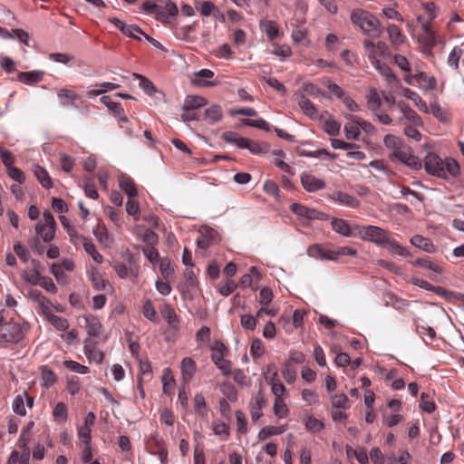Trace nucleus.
<instances>
[{"instance_id":"obj_1","label":"nucleus","mask_w":464,"mask_h":464,"mask_svg":"<svg viewBox=\"0 0 464 464\" xmlns=\"http://www.w3.org/2000/svg\"><path fill=\"white\" fill-rule=\"evenodd\" d=\"M351 21L353 25L358 26L361 31L372 38H379L382 34L380 21L370 12L355 8L351 12Z\"/></svg>"},{"instance_id":"obj_2","label":"nucleus","mask_w":464,"mask_h":464,"mask_svg":"<svg viewBox=\"0 0 464 464\" xmlns=\"http://www.w3.org/2000/svg\"><path fill=\"white\" fill-rule=\"evenodd\" d=\"M308 253L311 256L336 261L341 256H356L357 250L350 246H337L333 249H324L319 245H314L308 248Z\"/></svg>"},{"instance_id":"obj_3","label":"nucleus","mask_w":464,"mask_h":464,"mask_svg":"<svg viewBox=\"0 0 464 464\" xmlns=\"http://www.w3.org/2000/svg\"><path fill=\"white\" fill-rule=\"evenodd\" d=\"M142 8L148 13L155 14L158 21L163 24L169 23V17L175 16L179 13L178 6L175 3L168 1L166 4V11L164 8L153 0L146 1L142 4Z\"/></svg>"},{"instance_id":"obj_4","label":"nucleus","mask_w":464,"mask_h":464,"mask_svg":"<svg viewBox=\"0 0 464 464\" xmlns=\"http://www.w3.org/2000/svg\"><path fill=\"white\" fill-rule=\"evenodd\" d=\"M390 233L380 227L366 226L358 227L357 237L364 241L372 242L376 245L384 246Z\"/></svg>"},{"instance_id":"obj_5","label":"nucleus","mask_w":464,"mask_h":464,"mask_svg":"<svg viewBox=\"0 0 464 464\" xmlns=\"http://www.w3.org/2000/svg\"><path fill=\"white\" fill-rule=\"evenodd\" d=\"M391 161L398 160L411 169L418 170L422 167L420 160L412 153L411 147L405 146L395 154H389Z\"/></svg>"},{"instance_id":"obj_6","label":"nucleus","mask_w":464,"mask_h":464,"mask_svg":"<svg viewBox=\"0 0 464 464\" xmlns=\"http://www.w3.org/2000/svg\"><path fill=\"white\" fill-rule=\"evenodd\" d=\"M24 337L23 330L19 324L5 322L0 325V341L4 343H18Z\"/></svg>"},{"instance_id":"obj_7","label":"nucleus","mask_w":464,"mask_h":464,"mask_svg":"<svg viewBox=\"0 0 464 464\" xmlns=\"http://www.w3.org/2000/svg\"><path fill=\"white\" fill-rule=\"evenodd\" d=\"M425 170L438 178L447 179V170L444 168V160H442L437 154L429 152L424 160Z\"/></svg>"},{"instance_id":"obj_8","label":"nucleus","mask_w":464,"mask_h":464,"mask_svg":"<svg viewBox=\"0 0 464 464\" xmlns=\"http://www.w3.org/2000/svg\"><path fill=\"white\" fill-rule=\"evenodd\" d=\"M331 225L334 231L343 237H357L359 225H350L346 220L337 218L332 220Z\"/></svg>"},{"instance_id":"obj_9","label":"nucleus","mask_w":464,"mask_h":464,"mask_svg":"<svg viewBox=\"0 0 464 464\" xmlns=\"http://www.w3.org/2000/svg\"><path fill=\"white\" fill-rule=\"evenodd\" d=\"M195 77L199 79H192L191 83L195 86L198 87H214L219 83L218 80L208 81V79H212L214 77V72L209 69H201L193 73Z\"/></svg>"},{"instance_id":"obj_10","label":"nucleus","mask_w":464,"mask_h":464,"mask_svg":"<svg viewBox=\"0 0 464 464\" xmlns=\"http://www.w3.org/2000/svg\"><path fill=\"white\" fill-rule=\"evenodd\" d=\"M290 209L299 218H306L308 220L322 219L324 216V213L316 210L315 208H309L299 203L291 204Z\"/></svg>"},{"instance_id":"obj_11","label":"nucleus","mask_w":464,"mask_h":464,"mask_svg":"<svg viewBox=\"0 0 464 464\" xmlns=\"http://www.w3.org/2000/svg\"><path fill=\"white\" fill-rule=\"evenodd\" d=\"M301 183L303 188L307 192H315L317 190L323 189L325 187V183L324 180L316 178L312 174L307 173L302 174Z\"/></svg>"},{"instance_id":"obj_12","label":"nucleus","mask_w":464,"mask_h":464,"mask_svg":"<svg viewBox=\"0 0 464 464\" xmlns=\"http://www.w3.org/2000/svg\"><path fill=\"white\" fill-rule=\"evenodd\" d=\"M109 21L113 24L117 28H119L124 34L129 37H132L138 40H140V34H143V31L136 24H125L122 21L118 18H110Z\"/></svg>"},{"instance_id":"obj_13","label":"nucleus","mask_w":464,"mask_h":464,"mask_svg":"<svg viewBox=\"0 0 464 464\" xmlns=\"http://www.w3.org/2000/svg\"><path fill=\"white\" fill-rule=\"evenodd\" d=\"M328 197L332 200L350 208H356L360 206V201L355 197L343 191H334Z\"/></svg>"},{"instance_id":"obj_14","label":"nucleus","mask_w":464,"mask_h":464,"mask_svg":"<svg viewBox=\"0 0 464 464\" xmlns=\"http://www.w3.org/2000/svg\"><path fill=\"white\" fill-rule=\"evenodd\" d=\"M56 93L63 107L76 106V101L80 99V95L72 89L60 88Z\"/></svg>"},{"instance_id":"obj_15","label":"nucleus","mask_w":464,"mask_h":464,"mask_svg":"<svg viewBox=\"0 0 464 464\" xmlns=\"http://www.w3.org/2000/svg\"><path fill=\"white\" fill-rule=\"evenodd\" d=\"M254 403L250 404V415L254 421L259 420L262 416V409L266 406V401L262 391H258L254 397Z\"/></svg>"},{"instance_id":"obj_16","label":"nucleus","mask_w":464,"mask_h":464,"mask_svg":"<svg viewBox=\"0 0 464 464\" xmlns=\"http://www.w3.org/2000/svg\"><path fill=\"white\" fill-rule=\"evenodd\" d=\"M44 72L43 71H30L19 72L17 79L24 84L33 85L40 82L44 79Z\"/></svg>"},{"instance_id":"obj_17","label":"nucleus","mask_w":464,"mask_h":464,"mask_svg":"<svg viewBox=\"0 0 464 464\" xmlns=\"http://www.w3.org/2000/svg\"><path fill=\"white\" fill-rule=\"evenodd\" d=\"M160 271L162 277L167 281H171L175 278V264L169 257L160 259Z\"/></svg>"},{"instance_id":"obj_18","label":"nucleus","mask_w":464,"mask_h":464,"mask_svg":"<svg viewBox=\"0 0 464 464\" xmlns=\"http://www.w3.org/2000/svg\"><path fill=\"white\" fill-rule=\"evenodd\" d=\"M118 180L121 189L123 190L130 198H135L138 195L137 188L130 178L121 174L119 176Z\"/></svg>"},{"instance_id":"obj_19","label":"nucleus","mask_w":464,"mask_h":464,"mask_svg":"<svg viewBox=\"0 0 464 464\" xmlns=\"http://www.w3.org/2000/svg\"><path fill=\"white\" fill-rule=\"evenodd\" d=\"M411 243L413 246H415L428 253H434L436 251V246H434L432 241L430 238L424 237L420 235H414L411 238Z\"/></svg>"},{"instance_id":"obj_20","label":"nucleus","mask_w":464,"mask_h":464,"mask_svg":"<svg viewBox=\"0 0 464 464\" xmlns=\"http://www.w3.org/2000/svg\"><path fill=\"white\" fill-rule=\"evenodd\" d=\"M206 104L207 100L204 97L188 95L185 99L182 109L184 111H193Z\"/></svg>"},{"instance_id":"obj_21","label":"nucleus","mask_w":464,"mask_h":464,"mask_svg":"<svg viewBox=\"0 0 464 464\" xmlns=\"http://www.w3.org/2000/svg\"><path fill=\"white\" fill-rule=\"evenodd\" d=\"M160 313L172 328L178 327L179 320L174 308L170 304H164L160 308Z\"/></svg>"},{"instance_id":"obj_22","label":"nucleus","mask_w":464,"mask_h":464,"mask_svg":"<svg viewBox=\"0 0 464 464\" xmlns=\"http://www.w3.org/2000/svg\"><path fill=\"white\" fill-rule=\"evenodd\" d=\"M223 113L221 107L218 104H214L208 108L204 112V120L209 124H214L222 120Z\"/></svg>"},{"instance_id":"obj_23","label":"nucleus","mask_w":464,"mask_h":464,"mask_svg":"<svg viewBox=\"0 0 464 464\" xmlns=\"http://www.w3.org/2000/svg\"><path fill=\"white\" fill-rule=\"evenodd\" d=\"M86 330L90 336L99 337L102 330L100 320L94 315L85 316Z\"/></svg>"},{"instance_id":"obj_24","label":"nucleus","mask_w":464,"mask_h":464,"mask_svg":"<svg viewBox=\"0 0 464 464\" xmlns=\"http://www.w3.org/2000/svg\"><path fill=\"white\" fill-rule=\"evenodd\" d=\"M298 105L303 112L311 119H316L318 116L315 106L304 95H300Z\"/></svg>"},{"instance_id":"obj_25","label":"nucleus","mask_w":464,"mask_h":464,"mask_svg":"<svg viewBox=\"0 0 464 464\" xmlns=\"http://www.w3.org/2000/svg\"><path fill=\"white\" fill-rule=\"evenodd\" d=\"M287 429L286 425H281L278 427L276 426H266L264 427L257 434V438L259 440H266L271 436L280 435L284 433Z\"/></svg>"},{"instance_id":"obj_26","label":"nucleus","mask_w":464,"mask_h":464,"mask_svg":"<svg viewBox=\"0 0 464 464\" xmlns=\"http://www.w3.org/2000/svg\"><path fill=\"white\" fill-rule=\"evenodd\" d=\"M383 143L387 149L392 150L390 154H395L398 150H401L406 146L402 143L400 138L392 134L385 135Z\"/></svg>"},{"instance_id":"obj_27","label":"nucleus","mask_w":464,"mask_h":464,"mask_svg":"<svg viewBox=\"0 0 464 464\" xmlns=\"http://www.w3.org/2000/svg\"><path fill=\"white\" fill-rule=\"evenodd\" d=\"M35 232L37 236H39L44 240V242H50L54 237L55 227H45V225H43L41 222H39L35 226Z\"/></svg>"},{"instance_id":"obj_28","label":"nucleus","mask_w":464,"mask_h":464,"mask_svg":"<svg viewBox=\"0 0 464 464\" xmlns=\"http://www.w3.org/2000/svg\"><path fill=\"white\" fill-rule=\"evenodd\" d=\"M222 138H223V140L225 141H227L228 143H233V144L237 145L240 149H246V142L248 140L247 138H244V137L238 136L234 131H225L222 134Z\"/></svg>"},{"instance_id":"obj_29","label":"nucleus","mask_w":464,"mask_h":464,"mask_svg":"<svg viewBox=\"0 0 464 464\" xmlns=\"http://www.w3.org/2000/svg\"><path fill=\"white\" fill-rule=\"evenodd\" d=\"M181 372L184 378L190 380L196 372V362L190 357H186L181 362Z\"/></svg>"},{"instance_id":"obj_30","label":"nucleus","mask_w":464,"mask_h":464,"mask_svg":"<svg viewBox=\"0 0 464 464\" xmlns=\"http://www.w3.org/2000/svg\"><path fill=\"white\" fill-rule=\"evenodd\" d=\"M34 173L44 188H49L53 186L52 179L44 168L39 165H35L34 167Z\"/></svg>"},{"instance_id":"obj_31","label":"nucleus","mask_w":464,"mask_h":464,"mask_svg":"<svg viewBox=\"0 0 464 464\" xmlns=\"http://www.w3.org/2000/svg\"><path fill=\"white\" fill-rule=\"evenodd\" d=\"M344 117L346 120L352 121L353 123L359 125V128L366 133H372L375 131V127L371 122L364 121L360 117L352 114H346Z\"/></svg>"},{"instance_id":"obj_32","label":"nucleus","mask_w":464,"mask_h":464,"mask_svg":"<svg viewBox=\"0 0 464 464\" xmlns=\"http://www.w3.org/2000/svg\"><path fill=\"white\" fill-rule=\"evenodd\" d=\"M261 29L266 34L269 40L273 41L278 36V26L275 21L266 20L260 24Z\"/></svg>"},{"instance_id":"obj_33","label":"nucleus","mask_w":464,"mask_h":464,"mask_svg":"<svg viewBox=\"0 0 464 464\" xmlns=\"http://www.w3.org/2000/svg\"><path fill=\"white\" fill-rule=\"evenodd\" d=\"M300 95L307 96H316L322 95L324 98H331L325 92L321 91L316 85L313 83H304L302 86Z\"/></svg>"},{"instance_id":"obj_34","label":"nucleus","mask_w":464,"mask_h":464,"mask_svg":"<svg viewBox=\"0 0 464 464\" xmlns=\"http://www.w3.org/2000/svg\"><path fill=\"white\" fill-rule=\"evenodd\" d=\"M133 77L140 79V87L148 95L152 96L157 92V89L153 82L150 81L147 77L138 73H133Z\"/></svg>"},{"instance_id":"obj_35","label":"nucleus","mask_w":464,"mask_h":464,"mask_svg":"<svg viewBox=\"0 0 464 464\" xmlns=\"http://www.w3.org/2000/svg\"><path fill=\"white\" fill-rule=\"evenodd\" d=\"M304 425L307 430L314 433L318 432L324 428V422L312 415L304 418Z\"/></svg>"},{"instance_id":"obj_36","label":"nucleus","mask_w":464,"mask_h":464,"mask_svg":"<svg viewBox=\"0 0 464 464\" xmlns=\"http://www.w3.org/2000/svg\"><path fill=\"white\" fill-rule=\"evenodd\" d=\"M138 237L146 243V246H155L159 242L158 235L151 229H144L143 232H139Z\"/></svg>"},{"instance_id":"obj_37","label":"nucleus","mask_w":464,"mask_h":464,"mask_svg":"<svg viewBox=\"0 0 464 464\" xmlns=\"http://www.w3.org/2000/svg\"><path fill=\"white\" fill-rule=\"evenodd\" d=\"M246 149L253 154H264L268 151L269 147L266 143H258L248 139Z\"/></svg>"},{"instance_id":"obj_38","label":"nucleus","mask_w":464,"mask_h":464,"mask_svg":"<svg viewBox=\"0 0 464 464\" xmlns=\"http://www.w3.org/2000/svg\"><path fill=\"white\" fill-rule=\"evenodd\" d=\"M273 411L277 418L283 419L286 417L289 411L282 398H275Z\"/></svg>"},{"instance_id":"obj_39","label":"nucleus","mask_w":464,"mask_h":464,"mask_svg":"<svg viewBox=\"0 0 464 464\" xmlns=\"http://www.w3.org/2000/svg\"><path fill=\"white\" fill-rule=\"evenodd\" d=\"M412 264L422 268L430 269L435 274H440L442 272V268L440 266L432 263L430 259L417 258L412 262Z\"/></svg>"},{"instance_id":"obj_40","label":"nucleus","mask_w":464,"mask_h":464,"mask_svg":"<svg viewBox=\"0 0 464 464\" xmlns=\"http://www.w3.org/2000/svg\"><path fill=\"white\" fill-rule=\"evenodd\" d=\"M387 32L391 41L395 44H401L404 42V36L397 25L390 24L387 27Z\"/></svg>"},{"instance_id":"obj_41","label":"nucleus","mask_w":464,"mask_h":464,"mask_svg":"<svg viewBox=\"0 0 464 464\" xmlns=\"http://www.w3.org/2000/svg\"><path fill=\"white\" fill-rule=\"evenodd\" d=\"M142 314L145 318L151 322H156L158 319L157 312L150 300H146L142 305Z\"/></svg>"},{"instance_id":"obj_42","label":"nucleus","mask_w":464,"mask_h":464,"mask_svg":"<svg viewBox=\"0 0 464 464\" xmlns=\"http://www.w3.org/2000/svg\"><path fill=\"white\" fill-rule=\"evenodd\" d=\"M420 408L428 412L432 413L436 410V404L433 400H430V395L422 392L420 395Z\"/></svg>"},{"instance_id":"obj_43","label":"nucleus","mask_w":464,"mask_h":464,"mask_svg":"<svg viewBox=\"0 0 464 464\" xmlns=\"http://www.w3.org/2000/svg\"><path fill=\"white\" fill-rule=\"evenodd\" d=\"M398 107L401 109L406 119H408L412 123H418L420 117L409 105L405 104L404 102H399Z\"/></svg>"},{"instance_id":"obj_44","label":"nucleus","mask_w":464,"mask_h":464,"mask_svg":"<svg viewBox=\"0 0 464 464\" xmlns=\"http://www.w3.org/2000/svg\"><path fill=\"white\" fill-rule=\"evenodd\" d=\"M462 53L463 51L461 48L454 47L450 53L447 62L448 65L453 68L454 70H457L459 68V63Z\"/></svg>"},{"instance_id":"obj_45","label":"nucleus","mask_w":464,"mask_h":464,"mask_svg":"<svg viewBox=\"0 0 464 464\" xmlns=\"http://www.w3.org/2000/svg\"><path fill=\"white\" fill-rule=\"evenodd\" d=\"M221 392L229 401H236L237 400V391L230 382H225L221 385Z\"/></svg>"},{"instance_id":"obj_46","label":"nucleus","mask_w":464,"mask_h":464,"mask_svg":"<svg viewBox=\"0 0 464 464\" xmlns=\"http://www.w3.org/2000/svg\"><path fill=\"white\" fill-rule=\"evenodd\" d=\"M101 101L113 113L119 115L123 113V108L120 102L111 101L110 96L104 95L101 98Z\"/></svg>"},{"instance_id":"obj_47","label":"nucleus","mask_w":464,"mask_h":464,"mask_svg":"<svg viewBox=\"0 0 464 464\" xmlns=\"http://www.w3.org/2000/svg\"><path fill=\"white\" fill-rule=\"evenodd\" d=\"M343 130H344L345 137L347 140H357L359 139L361 131H360L359 125H357L356 123H353L351 121V123L345 124Z\"/></svg>"},{"instance_id":"obj_48","label":"nucleus","mask_w":464,"mask_h":464,"mask_svg":"<svg viewBox=\"0 0 464 464\" xmlns=\"http://www.w3.org/2000/svg\"><path fill=\"white\" fill-rule=\"evenodd\" d=\"M381 105H382V101H381L378 93L376 92V91L374 89H372L370 91V93L368 95V100H367L368 108L371 111H375L381 107Z\"/></svg>"},{"instance_id":"obj_49","label":"nucleus","mask_w":464,"mask_h":464,"mask_svg":"<svg viewBox=\"0 0 464 464\" xmlns=\"http://www.w3.org/2000/svg\"><path fill=\"white\" fill-rule=\"evenodd\" d=\"M444 168L445 170H447V175L449 174L454 178L459 175V165L455 160L451 158L446 159L444 160Z\"/></svg>"},{"instance_id":"obj_50","label":"nucleus","mask_w":464,"mask_h":464,"mask_svg":"<svg viewBox=\"0 0 464 464\" xmlns=\"http://www.w3.org/2000/svg\"><path fill=\"white\" fill-rule=\"evenodd\" d=\"M292 38L295 44L307 45L309 44L306 39V30L295 27L292 32Z\"/></svg>"},{"instance_id":"obj_51","label":"nucleus","mask_w":464,"mask_h":464,"mask_svg":"<svg viewBox=\"0 0 464 464\" xmlns=\"http://www.w3.org/2000/svg\"><path fill=\"white\" fill-rule=\"evenodd\" d=\"M384 246H390V248L394 253L398 254L401 256H407L410 255L409 251L405 247L401 246L397 241H395L394 239L391 238L390 237H388V239H387L386 243L384 244Z\"/></svg>"},{"instance_id":"obj_52","label":"nucleus","mask_w":464,"mask_h":464,"mask_svg":"<svg viewBox=\"0 0 464 464\" xmlns=\"http://www.w3.org/2000/svg\"><path fill=\"white\" fill-rule=\"evenodd\" d=\"M242 124L249 127H255L260 130H264L266 131L270 130V127L268 123L263 120V119H257V120H250V119H243L241 121Z\"/></svg>"},{"instance_id":"obj_53","label":"nucleus","mask_w":464,"mask_h":464,"mask_svg":"<svg viewBox=\"0 0 464 464\" xmlns=\"http://www.w3.org/2000/svg\"><path fill=\"white\" fill-rule=\"evenodd\" d=\"M193 401L197 412L202 417L205 416L207 414V404L204 396L201 393H197Z\"/></svg>"},{"instance_id":"obj_54","label":"nucleus","mask_w":464,"mask_h":464,"mask_svg":"<svg viewBox=\"0 0 464 464\" xmlns=\"http://www.w3.org/2000/svg\"><path fill=\"white\" fill-rule=\"evenodd\" d=\"M49 321L59 331H65L69 327L68 321L65 318L59 317L55 314L48 315Z\"/></svg>"},{"instance_id":"obj_55","label":"nucleus","mask_w":464,"mask_h":464,"mask_svg":"<svg viewBox=\"0 0 464 464\" xmlns=\"http://www.w3.org/2000/svg\"><path fill=\"white\" fill-rule=\"evenodd\" d=\"M324 130L332 136H336L340 132L341 124L335 120L329 119L324 122Z\"/></svg>"},{"instance_id":"obj_56","label":"nucleus","mask_w":464,"mask_h":464,"mask_svg":"<svg viewBox=\"0 0 464 464\" xmlns=\"http://www.w3.org/2000/svg\"><path fill=\"white\" fill-rule=\"evenodd\" d=\"M84 250L87 254H89L92 259L97 263H102L103 260L102 256L96 250L95 246L91 242H84L83 243Z\"/></svg>"},{"instance_id":"obj_57","label":"nucleus","mask_w":464,"mask_h":464,"mask_svg":"<svg viewBox=\"0 0 464 464\" xmlns=\"http://www.w3.org/2000/svg\"><path fill=\"white\" fill-rule=\"evenodd\" d=\"M142 252L150 263L155 264L160 261L159 252L155 248V246H145L142 247Z\"/></svg>"},{"instance_id":"obj_58","label":"nucleus","mask_w":464,"mask_h":464,"mask_svg":"<svg viewBox=\"0 0 464 464\" xmlns=\"http://www.w3.org/2000/svg\"><path fill=\"white\" fill-rule=\"evenodd\" d=\"M6 35L5 37L10 38H17L21 43H24L25 45H28L29 35L22 29H14L12 30V33L5 32Z\"/></svg>"},{"instance_id":"obj_59","label":"nucleus","mask_w":464,"mask_h":464,"mask_svg":"<svg viewBox=\"0 0 464 464\" xmlns=\"http://www.w3.org/2000/svg\"><path fill=\"white\" fill-rule=\"evenodd\" d=\"M64 365L67 369L81 374H85L89 372L87 366L82 365L77 362L67 360L64 361Z\"/></svg>"},{"instance_id":"obj_60","label":"nucleus","mask_w":464,"mask_h":464,"mask_svg":"<svg viewBox=\"0 0 464 464\" xmlns=\"http://www.w3.org/2000/svg\"><path fill=\"white\" fill-rule=\"evenodd\" d=\"M7 173L14 180L17 181L18 183L22 184L25 181V176L24 173L16 167H9L6 169Z\"/></svg>"},{"instance_id":"obj_61","label":"nucleus","mask_w":464,"mask_h":464,"mask_svg":"<svg viewBox=\"0 0 464 464\" xmlns=\"http://www.w3.org/2000/svg\"><path fill=\"white\" fill-rule=\"evenodd\" d=\"M348 401V397L344 393L336 394L331 397V403L334 408H345Z\"/></svg>"},{"instance_id":"obj_62","label":"nucleus","mask_w":464,"mask_h":464,"mask_svg":"<svg viewBox=\"0 0 464 464\" xmlns=\"http://www.w3.org/2000/svg\"><path fill=\"white\" fill-rule=\"evenodd\" d=\"M38 285L52 294H55L58 291L57 286L53 283V279L49 276H42Z\"/></svg>"},{"instance_id":"obj_63","label":"nucleus","mask_w":464,"mask_h":464,"mask_svg":"<svg viewBox=\"0 0 464 464\" xmlns=\"http://www.w3.org/2000/svg\"><path fill=\"white\" fill-rule=\"evenodd\" d=\"M213 431L218 436H229V426L225 422H215L213 423Z\"/></svg>"},{"instance_id":"obj_64","label":"nucleus","mask_w":464,"mask_h":464,"mask_svg":"<svg viewBox=\"0 0 464 464\" xmlns=\"http://www.w3.org/2000/svg\"><path fill=\"white\" fill-rule=\"evenodd\" d=\"M237 287V285L233 280H227L225 284L220 286L219 293L224 296L231 295Z\"/></svg>"}]
</instances>
